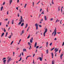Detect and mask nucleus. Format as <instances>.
Wrapping results in <instances>:
<instances>
[{
  "label": "nucleus",
  "mask_w": 64,
  "mask_h": 64,
  "mask_svg": "<svg viewBox=\"0 0 64 64\" xmlns=\"http://www.w3.org/2000/svg\"><path fill=\"white\" fill-rule=\"evenodd\" d=\"M22 20H23V18H22V16H21V18H20V22L18 23V25H20L22 23Z\"/></svg>",
  "instance_id": "1"
},
{
  "label": "nucleus",
  "mask_w": 64,
  "mask_h": 64,
  "mask_svg": "<svg viewBox=\"0 0 64 64\" xmlns=\"http://www.w3.org/2000/svg\"><path fill=\"white\" fill-rule=\"evenodd\" d=\"M35 26H36V30H38V24L37 23L36 24H35Z\"/></svg>",
  "instance_id": "2"
},
{
  "label": "nucleus",
  "mask_w": 64,
  "mask_h": 64,
  "mask_svg": "<svg viewBox=\"0 0 64 64\" xmlns=\"http://www.w3.org/2000/svg\"><path fill=\"white\" fill-rule=\"evenodd\" d=\"M54 36H56V28H55V30H54Z\"/></svg>",
  "instance_id": "3"
},
{
  "label": "nucleus",
  "mask_w": 64,
  "mask_h": 64,
  "mask_svg": "<svg viewBox=\"0 0 64 64\" xmlns=\"http://www.w3.org/2000/svg\"><path fill=\"white\" fill-rule=\"evenodd\" d=\"M39 59L40 61H42V59H43V54H42V58L40 57Z\"/></svg>",
  "instance_id": "4"
},
{
  "label": "nucleus",
  "mask_w": 64,
  "mask_h": 64,
  "mask_svg": "<svg viewBox=\"0 0 64 64\" xmlns=\"http://www.w3.org/2000/svg\"><path fill=\"white\" fill-rule=\"evenodd\" d=\"M54 51H56L55 52V54L56 52H58V50L57 49V48H55Z\"/></svg>",
  "instance_id": "5"
},
{
  "label": "nucleus",
  "mask_w": 64,
  "mask_h": 64,
  "mask_svg": "<svg viewBox=\"0 0 64 64\" xmlns=\"http://www.w3.org/2000/svg\"><path fill=\"white\" fill-rule=\"evenodd\" d=\"M11 60V58H10L8 60L7 62L8 63H9V62Z\"/></svg>",
  "instance_id": "6"
},
{
  "label": "nucleus",
  "mask_w": 64,
  "mask_h": 64,
  "mask_svg": "<svg viewBox=\"0 0 64 64\" xmlns=\"http://www.w3.org/2000/svg\"><path fill=\"white\" fill-rule=\"evenodd\" d=\"M24 30H22V33H21L20 34V36H22V34H23L24 33Z\"/></svg>",
  "instance_id": "7"
},
{
  "label": "nucleus",
  "mask_w": 64,
  "mask_h": 64,
  "mask_svg": "<svg viewBox=\"0 0 64 64\" xmlns=\"http://www.w3.org/2000/svg\"><path fill=\"white\" fill-rule=\"evenodd\" d=\"M60 6H58V11H60Z\"/></svg>",
  "instance_id": "8"
},
{
  "label": "nucleus",
  "mask_w": 64,
  "mask_h": 64,
  "mask_svg": "<svg viewBox=\"0 0 64 64\" xmlns=\"http://www.w3.org/2000/svg\"><path fill=\"white\" fill-rule=\"evenodd\" d=\"M12 2V0H10V4L11 5V3Z\"/></svg>",
  "instance_id": "9"
},
{
  "label": "nucleus",
  "mask_w": 64,
  "mask_h": 64,
  "mask_svg": "<svg viewBox=\"0 0 64 64\" xmlns=\"http://www.w3.org/2000/svg\"><path fill=\"white\" fill-rule=\"evenodd\" d=\"M55 63V60H52V64H54Z\"/></svg>",
  "instance_id": "10"
},
{
  "label": "nucleus",
  "mask_w": 64,
  "mask_h": 64,
  "mask_svg": "<svg viewBox=\"0 0 64 64\" xmlns=\"http://www.w3.org/2000/svg\"><path fill=\"white\" fill-rule=\"evenodd\" d=\"M6 60H4V64H6Z\"/></svg>",
  "instance_id": "11"
},
{
  "label": "nucleus",
  "mask_w": 64,
  "mask_h": 64,
  "mask_svg": "<svg viewBox=\"0 0 64 64\" xmlns=\"http://www.w3.org/2000/svg\"><path fill=\"white\" fill-rule=\"evenodd\" d=\"M44 19L45 21H46L47 20V18H46V16H45L44 17Z\"/></svg>",
  "instance_id": "12"
},
{
  "label": "nucleus",
  "mask_w": 64,
  "mask_h": 64,
  "mask_svg": "<svg viewBox=\"0 0 64 64\" xmlns=\"http://www.w3.org/2000/svg\"><path fill=\"white\" fill-rule=\"evenodd\" d=\"M51 54L52 55V58H53V56H54V55H53V53L52 52L51 53Z\"/></svg>",
  "instance_id": "13"
},
{
  "label": "nucleus",
  "mask_w": 64,
  "mask_h": 64,
  "mask_svg": "<svg viewBox=\"0 0 64 64\" xmlns=\"http://www.w3.org/2000/svg\"><path fill=\"white\" fill-rule=\"evenodd\" d=\"M14 20H13L12 21V24H14Z\"/></svg>",
  "instance_id": "14"
},
{
  "label": "nucleus",
  "mask_w": 64,
  "mask_h": 64,
  "mask_svg": "<svg viewBox=\"0 0 64 64\" xmlns=\"http://www.w3.org/2000/svg\"><path fill=\"white\" fill-rule=\"evenodd\" d=\"M36 46H37V42H36L34 45V47L35 48L36 47Z\"/></svg>",
  "instance_id": "15"
},
{
  "label": "nucleus",
  "mask_w": 64,
  "mask_h": 64,
  "mask_svg": "<svg viewBox=\"0 0 64 64\" xmlns=\"http://www.w3.org/2000/svg\"><path fill=\"white\" fill-rule=\"evenodd\" d=\"M24 51H25L26 52L27 51V50H26V49H23V52H24Z\"/></svg>",
  "instance_id": "16"
},
{
  "label": "nucleus",
  "mask_w": 64,
  "mask_h": 64,
  "mask_svg": "<svg viewBox=\"0 0 64 64\" xmlns=\"http://www.w3.org/2000/svg\"><path fill=\"white\" fill-rule=\"evenodd\" d=\"M4 33L3 32L2 34V35L1 36V37H2V36H4Z\"/></svg>",
  "instance_id": "17"
},
{
  "label": "nucleus",
  "mask_w": 64,
  "mask_h": 64,
  "mask_svg": "<svg viewBox=\"0 0 64 64\" xmlns=\"http://www.w3.org/2000/svg\"><path fill=\"white\" fill-rule=\"evenodd\" d=\"M3 8V6H2L0 8L1 11H2V9Z\"/></svg>",
  "instance_id": "18"
},
{
  "label": "nucleus",
  "mask_w": 64,
  "mask_h": 64,
  "mask_svg": "<svg viewBox=\"0 0 64 64\" xmlns=\"http://www.w3.org/2000/svg\"><path fill=\"white\" fill-rule=\"evenodd\" d=\"M24 25V23L23 22L21 24V25H20V26H23Z\"/></svg>",
  "instance_id": "19"
},
{
  "label": "nucleus",
  "mask_w": 64,
  "mask_h": 64,
  "mask_svg": "<svg viewBox=\"0 0 64 64\" xmlns=\"http://www.w3.org/2000/svg\"><path fill=\"white\" fill-rule=\"evenodd\" d=\"M47 32V28H46L45 29V31L44 32L46 33Z\"/></svg>",
  "instance_id": "20"
},
{
  "label": "nucleus",
  "mask_w": 64,
  "mask_h": 64,
  "mask_svg": "<svg viewBox=\"0 0 64 64\" xmlns=\"http://www.w3.org/2000/svg\"><path fill=\"white\" fill-rule=\"evenodd\" d=\"M30 42L31 43H32L33 42V40H32L30 39Z\"/></svg>",
  "instance_id": "21"
},
{
  "label": "nucleus",
  "mask_w": 64,
  "mask_h": 64,
  "mask_svg": "<svg viewBox=\"0 0 64 64\" xmlns=\"http://www.w3.org/2000/svg\"><path fill=\"white\" fill-rule=\"evenodd\" d=\"M60 21V20H58V19H57L56 22H56H59Z\"/></svg>",
  "instance_id": "22"
},
{
  "label": "nucleus",
  "mask_w": 64,
  "mask_h": 64,
  "mask_svg": "<svg viewBox=\"0 0 64 64\" xmlns=\"http://www.w3.org/2000/svg\"><path fill=\"white\" fill-rule=\"evenodd\" d=\"M27 26H28V24H26V27L25 28V29L27 27Z\"/></svg>",
  "instance_id": "23"
},
{
  "label": "nucleus",
  "mask_w": 64,
  "mask_h": 64,
  "mask_svg": "<svg viewBox=\"0 0 64 64\" xmlns=\"http://www.w3.org/2000/svg\"><path fill=\"white\" fill-rule=\"evenodd\" d=\"M4 32H6V30H5V28H4Z\"/></svg>",
  "instance_id": "24"
},
{
  "label": "nucleus",
  "mask_w": 64,
  "mask_h": 64,
  "mask_svg": "<svg viewBox=\"0 0 64 64\" xmlns=\"http://www.w3.org/2000/svg\"><path fill=\"white\" fill-rule=\"evenodd\" d=\"M48 52H49V51H48V50H46V54H48Z\"/></svg>",
  "instance_id": "25"
},
{
  "label": "nucleus",
  "mask_w": 64,
  "mask_h": 64,
  "mask_svg": "<svg viewBox=\"0 0 64 64\" xmlns=\"http://www.w3.org/2000/svg\"><path fill=\"white\" fill-rule=\"evenodd\" d=\"M30 35L29 34L28 36V38H27V39H29V38H30Z\"/></svg>",
  "instance_id": "26"
},
{
  "label": "nucleus",
  "mask_w": 64,
  "mask_h": 64,
  "mask_svg": "<svg viewBox=\"0 0 64 64\" xmlns=\"http://www.w3.org/2000/svg\"><path fill=\"white\" fill-rule=\"evenodd\" d=\"M10 36H8V38H10H10H11V36H11V35H10Z\"/></svg>",
  "instance_id": "27"
},
{
  "label": "nucleus",
  "mask_w": 64,
  "mask_h": 64,
  "mask_svg": "<svg viewBox=\"0 0 64 64\" xmlns=\"http://www.w3.org/2000/svg\"><path fill=\"white\" fill-rule=\"evenodd\" d=\"M8 35V32H6V34L5 35L6 37H7Z\"/></svg>",
  "instance_id": "28"
},
{
  "label": "nucleus",
  "mask_w": 64,
  "mask_h": 64,
  "mask_svg": "<svg viewBox=\"0 0 64 64\" xmlns=\"http://www.w3.org/2000/svg\"><path fill=\"white\" fill-rule=\"evenodd\" d=\"M48 42H47L46 44V47H48Z\"/></svg>",
  "instance_id": "29"
},
{
  "label": "nucleus",
  "mask_w": 64,
  "mask_h": 64,
  "mask_svg": "<svg viewBox=\"0 0 64 64\" xmlns=\"http://www.w3.org/2000/svg\"><path fill=\"white\" fill-rule=\"evenodd\" d=\"M54 48H52L50 50V51H52L53 50V49H54Z\"/></svg>",
  "instance_id": "30"
},
{
  "label": "nucleus",
  "mask_w": 64,
  "mask_h": 64,
  "mask_svg": "<svg viewBox=\"0 0 64 64\" xmlns=\"http://www.w3.org/2000/svg\"><path fill=\"white\" fill-rule=\"evenodd\" d=\"M28 44L29 45V46H30V42H28Z\"/></svg>",
  "instance_id": "31"
},
{
  "label": "nucleus",
  "mask_w": 64,
  "mask_h": 64,
  "mask_svg": "<svg viewBox=\"0 0 64 64\" xmlns=\"http://www.w3.org/2000/svg\"><path fill=\"white\" fill-rule=\"evenodd\" d=\"M45 33H46V32H44V37H45Z\"/></svg>",
  "instance_id": "32"
},
{
  "label": "nucleus",
  "mask_w": 64,
  "mask_h": 64,
  "mask_svg": "<svg viewBox=\"0 0 64 64\" xmlns=\"http://www.w3.org/2000/svg\"><path fill=\"white\" fill-rule=\"evenodd\" d=\"M21 59H22V57H21L20 58V60H18V61H20L21 60Z\"/></svg>",
  "instance_id": "33"
},
{
  "label": "nucleus",
  "mask_w": 64,
  "mask_h": 64,
  "mask_svg": "<svg viewBox=\"0 0 64 64\" xmlns=\"http://www.w3.org/2000/svg\"><path fill=\"white\" fill-rule=\"evenodd\" d=\"M63 54H62L60 55V57H62V56H63Z\"/></svg>",
  "instance_id": "34"
},
{
  "label": "nucleus",
  "mask_w": 64,
  "mask_h": 64,
  "mask_svg": "<svg viewBox=\"0 0 64 64\" xmlns=\"http://www.w3.org/2000/svg\"><path fill=\"white\" fill-rule=\"evenodd\" d=\"M52 4H54V2H53V0H52Z\"/></svg>",
  "instance_id": "35"
},
{
  "label": "nucleus",
  "mask_w": 64,
  "mask_h": 64,
  "mask_svg": "<svg viewBox=\"0 0 64 64\" xmlns=\"http://www.w3.org/2000/svg\"><path fill=\"white\" fill-rule=\"evenodd\" d=\"M52 42H51L50 44V46H51L52 45Z\"/></svg>",
  "instance_id": "36"
},
{
  "label": "nucleus",
  "mask_w": 64,
  "mask_h": 64,
  "mask_svg": "<svg viewBox=\"0 0 64 64\" xmlns=\"http://www.w3.org/2000/svg\"><path fill=\"white\" fill-rule=\"evenodd\" d=\"M34 2H32V5L33 7H34Z\"/></svg>",
  "instance_id": "37"
},
{
  "label": "nucleus",
  "mask_w": 64,
  "mask_h": 64,
  "mask_svg": "<svg viewBox=\"0 0 64 64\" xmlns=\"http://www.w3.org/2000/svg\"><path fill=\"white\" fill-rule=\"evenodd\" d=\"M39 48V46H37L36 47V49H38Z\"/></svg>",
  "instance_id": "38"
},
{
  "label": "nucleus",
  "mask_w": 64,
  "mask_h": 64,
  "mask_svg": "<svg viewBox=\"0 0 64 64\" xmlns=\"http://www.w3.org/2000/svg\"><path fill=\"white\" fill-rule=\"evenodd\" d=\"M30 46V48H29V50H30V49H31V46Z\"/></svg>",
  "instance_id": "39"
},
{
  "label": "nucleus",
  "mask_w": 64,
  "mask_h": 64,
  "mask_svg": "<svg viewBox=\"0 0 64 64\" xmlns=\"http://www.w3.org/2000/svg\"><path fill=\"white\" fill-rule=\"evenodd\" d=\"M44 14V11H42V13H41V14Z\"/></svg>",
  "instance_id": "40"
},
{
  "label": "nucleus",
  "mask_w": 64,
  "mask_h": 64,
  "mask_svg": "<svg viewBox=\"0 0 64 64\" xmlns=\"http://www.w3.org/2000/svg\"><path fill=\"white\" fill-rule=\"evenodd\" d=\"M41 14H40L39 16V18H40V17L41 16Z\"/></svg>",
  "instance_id": "41"
},
{
  "label": "nucleus",
  "mask_w": 64,
  "mask_h": 64,
  "mask_svg": "<svg viewBox=\"0 0 64 64\" xmlns=\"http://www.w3.org/2000/svg\"><path fill=\"white\" fill-rule=\"evenodd\" d=\"M26 5H27V4H26L25 6H24V8H26Z\"/></svg>",
  "instance_id": "42"
},
{
  "label": "nucleus",
  "mask_w": 64,
  "mask_h": 64,
  "mask_svg": "<svg viewBox=\"0 0 64 64\" xmlns=\"http://www.w3.org/2000/svg\"><path fill=\"white\" fill-rule=\"evenodd\" d=\"M13 42H14V41H12V42H11V43L10 44L11 45H12V43H13Z\"/></svg>",
  "instance_id": "43"
},
{
  "label": "nucleus",
  "mask_w": 64,
  "mask_h": 64,
  "mask_svg": "<svg viewBox=\"0 0 64 64\" xmlns=\"http://www.w3.org/2000/svg\"><path fill=\"white\" fill-rule=\"evenodd\" d=\"M39 26L40 27H42V26L41 25H39Z\"/></svg>",
  "instance_id": "44"
},
{
  "label": "nucleus",
  "mask_w": 64,
  "mask_h": 64,
  "mask_svg": "<svg viewBox=\"0 0 64 64\" xmlns=\"http://www.w3.org/2000/svg\"><path fill=\"white\" fill-rule=\"evenodd\" d=\"M61 51V50H59V53L60 54V51Z\"/></svg>",
  "instance_id": "45"
},
{
  "label": "nucleus",
  "mask_w": 64,
  "mask_h": 64,
  "mask_svg": "<svg viewBox=\"0 0 64 64\" xmlns=\"http://www.w3.org/2000/svg\"><path fill=\"white\" fill-rule=\"evenodd\" d=\"M62 20H61L60 21V23L61 24H62V23L61 22H62Z\"/></svg>",
  "instance_id": "46"
},
{
  "label": "nucleus",
  "mask_w": 64,
  "mask_h": 64,
  "mask_svg": "<svg viewBox=\"0 0 64 64\" xmlns=\"http://www.w3.org/2000/svg\"><path fill=\"white\" fill-rule=\"evenodd\" d=\"M64 42H63V43L62 44V46H64Z\"/></svg>",
  "instance_id": "47"
},
{
  "label": "nucleus",
  "mask_w": 64,
  "mask_h": 64,
  "mask_svg": "<svg viewBox=\"0 0 64 64\" xmlns=\"http://www.w3.org/2000/svg\"><path fill=\"white\" fill-rule=\"evenodd\" d=\"M4 59H6V58H3L2 60H4Z\"/></svg>",
  "instance_id": "48"
},
{
  "label": "nucleus",
  "mask_w": 64,
  "mask_h": 64,
  "mask_svg": "<svg viewBox=\"0 0 64 64\" xmlns=\"http://www.w3.org/2000/svg\"><path fill=\"white\" fill-rule=\"evenodd\" d=\"M5 2H4L3 3V5H5Z\"/></svg>",
  "instance_id": "49"
},
{
  "label": "nucleus",
  "mask_w": 64,
  "mask_h": 64,
  "mask_svg": "<svg viewBox=\"0 0 64 64\" xmlns=\"http://www.w3.org/2000/svg\"><path fill=\"white\" fill-rule=\"evenodd\" d=\"M53 18H51L50 19V21H52V20H53Z\"/></svg>",
  "instance_id": "50"
},
{
  "label": "nucleus",
  "mask_w": 64,
  "mask_h": 64,
  "mask_svg": "<svg viewBox=\"0 0 64 64\" xmlns=\"http://www.w3.org/2000/svg\"><path fill=\"white\" fill-rule=\"evenodd\" d=\"M54 32H53V33L52 34V35H53V34H54Z\"/></svg>",
  "instance_id": "51"
},
{
  "label": "nucleus",
  "mask_w": 64,
  "mask_h": 64,
  "mask_svg": "<svg viewBox=\"0 0 64 64\" xmlns=\"http://www.w3.org/2000/svg\"><path fill=\"white\" fill-rule=\"evenodd\" d=\"M42 8H41L40 10V12H41V11H42Z\"/></svg>",
  "instance_id": "52"
},
{
  "label": "nucleus",
  "mask_w": 64,
  "mask_h": 64,
  "mask_svg": "<svg viewBox=\"0 0 64 64\" xmlns=\"http://www.w3.org/2000/svg\"><path fill=\"white\" fill-rule=\"evenodd\" d=\"M17 50H19V48H17Z\"/></svg>",
  "instance_id": "53"
},
{
  "label": "nucleus",
  "mask_w": 64,
  "mask_h": 64,
  "mask_svg": "<svg viewBox=\"0 0 64 64\" xmlns=\"http://www.w3.org/2000/svg\"><path fill=\"white\" fill-rule=\"evenodd\" d=\"M18 17H19V14H18Z\"/></svg>",
  "instance_id": "54"
},
{
  "label": "nucleus",
  "mask_w": 64,
  "mask_h": 64,
  "mask_svg": "<svg viewBox=\"0 0 64 64\" xmlns=\"http://www.w3.org/2000/svg\"><path fill=\"white\" fill-rule=\"evenodd\" d=\"M5 21H7L8 20V19L7 18L5 20Z\"/></svg>",
  "instance_id": "55"
},
{
  "label": "nucleus",
  "mask_w": 64,
  "mask_h": 64,
  "mask_svg": "<svg viewBox=\"0 0 64 64\" xmlns=\"http://www.w3.org/2000/svg\"><path fill=\"white\" fill-rule=\"evenodd\" d=\"M7 15H8V11H7Z\"/></svg>",
  "instance_id": "56"
},
{
  "label": "nucleus",
  "mask_w": 64,
  "mask_h": 64,
  "mask_svg": "<svg viewBox=\"0 0 64 64\" xmlns=\"http://www.w3.org/2000/svg\"><path fill=\"white\" fill-rule=\"evenodd\" d=\"M43 19H42V20H40V21H43Z\"/></svg>",
  "instance_id": "57"
},
{
  "label": "nucleus",
  "mask_w": 64,
  "mask_h": 64,
  "mask_svg": "<svg viewBox=\"0 0 64 64\" xmlns=\"http://www.w3.org/2000/svg\"><path fill=\"white\" fill-rule=\"evenodd\" d=\"M19 0H17V2H18V3H19Z\"/></svg>",
  "instance_id": "58"
},
{
  "label": "nucleus",
  "mask_w": 64,
  "mask_h": 64,
  "mask_svg": "<svg viewBox=\"0 0 64 64\" xmlns=\"http://www.w3.org/2000/svg\"><path fill=\"white\" fill-rule=\"evenodd\" d=\"M2 23V22H1L0 23V26H1V24Z\"/></svg>",
  "instance_id": "59"
},
{
  "label": "nucleus",
  "mask_w": 64,
  "mask_h": 64,
  "mask_svg": "<svg viewBox=\"0 0 64 64\" xmlns=\"http://www.w3.org/2000/svg\"><path fill=\"white\" fill-rule=\"evenodd\" d=\"M19 11L20 12H21V10H20Z\"/></svg>",
  "instance_id": "60"
},
{
  "label": "nucleus",
  "mask_w": 64,
  "mask_h": 64,
  "mask_svg": "<svg viewBox=\"0 0 64 64\" xmlns=\"http://www.w3.org/2000/svg\"><path fill=\"white\" fill-rule=\"evenodd\" d=\"M47 12H48V8H47Z\"/></svg>",
  "instance_id": "61"
},
{
  "label": "nucleus",
  "mask_w": 64,
  "mask_h": 64,
  "mask_svg": "<svg viewBox=\"0 0 64 64\" xmlns=\"http://www.w3.org/2000/svg\"><path fill=\"white\" fill-rule=\"evenodd\" d=\"M57 40V38H54V40Z\"/></svg>",
  "instance_id": "62"
},
{
  "label": "nucleus",
  "mask_w": 64,
  "mask_h": 64,
  "mask_svg": "<svg viewBox=\"0 0 64 64\" xmlns=\"http://www.w3.org/2000/svg\"><path fill=\"white\" fill-rule=\"evenodd\" d=\"M16 9H17V10H18V7L16 8Z\"/></svg>",
  "instance_id": "63"
},
{
  "label": "nucleus",
  "mask_w": 64,
  "mask_h": 64,
  "mask_svg": "<svg viewBox=\"0 0 64 64\" xmlns=\"http://www.w3.org/2000/svg\"><path fill=\"white\" fill-rule=\"evenodd\" d=\"M21 54H20L19 57H21Z\"/></svg>",
  "instance_id": "64"
}]
</instances>
